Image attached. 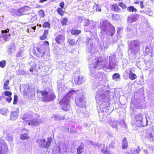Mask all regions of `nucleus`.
<instances>
[{"label":"nucleus","mask_w":154,"mask_h":154,"mask_svg":"<svg viewBox=\"0 0 154 154\" xmlns=\"http://www.w3.org/2000/svg\"><path fill=\"white\" fill-rule=\"evenodd\" d=\"M49 45V42L47 41H44L43 44H40L38 43L37 47L36 48L37 51H35V52H33V54L39 58L43 57L45 55V46H48Z\"/></svg>","instance_id":"1"},{"label":"nucleus","mask_w":154,"mask_h":154,"mask_svg":"<svg viewBox=\"0 0 154 154\" xmlns=\"http://www.w3.org/2000/svg\"><path fill=\"white\" fill-rule=\"evenodd\" d=\"M52 139L51 137L47 138V141L44 138L38 139L36 140L39 147L45 149H48L51 145Z\"/></svg>","instance_id":"2"},{"label":"nucleus","mask_w":154,"mask_h":154,"mask_svg":"<svg viewBox=\"0 0 154 154\" xmlns=\"http://www.w3.org/2000/svg\"><path fill=\"white\" fill-rule=\"evenodd\" d=\"M142 115L141 114H139L137 115L135 117V124L139 127H144L147 126L148 124V121L146 118L145 122L143 120Z\"/></svg>","instance_id":"3"},{"label":"nucleus","mask_w":154,"mask_h":154,"mask_svg":"<svg viewBox=\"0 0 154 154\" xmlns=\"http://www.w3.org/2000/svg\"><path fill=\"white\" fill-rule=\"evenodd\" d=\"M69 99L66 96L63 97L59 102L60 104L62 106L61 109L64 111H67L70 106Z\"/></svg>","instance_id":"4"},{"label":"nucleus","mask_w":154,"mask_h":154,"mask_svg":"<svg viewBox=\"0 0 154 154\" xmlns=\"http://www.w3.org/2000/svg\"><path fill=\"white\" fill-rule=\"evenodd\" d=\"M56 42L58 45L63 44L65 42V37L64 34H57L55 38Z\"/></svg>","instance_id":"5"},{"label":"nucleus","mask_w":154,"mask_h":154,"mask_svg":"<svg viewBox=\"0 0 154 154\" xmlns=\"http://www.w3.org/2000/svg\"><path fill=\"white\" fill-rule=\"evenodd\" d=\"M109 112L108 111H105L103 110L100 111L98 112V115L100 119L102 121H104L107 118V116L109 114Z\"/></svg>","instance_id":"6"},{"label":"nucleus","mask_w":154,"mask_h":154,"mask_svg":"<svg viewBox=\"0 0 154 154\" xmlns=\"http://www.w3.org/2000/svg\"><path fill=\"white\" fill-rule=\"evenodd\" d=\"M22 119L25 122H27V123L29 125L30 124L35 125L38 124V121L35 119L29 121L30 118L29 117V116L26 114H24L23 115V117L22 118Z\"/></svg>","instance_id":"7"},{"label":"nucleus","mask_w":154,"mask_h":154,"mask_svg":"<svg viewBox=\"0 0 154 154\" xmlns=\"http://www.w3.org/2000/svg\"><path fill=\"white\" fill-rule=\"evenodd\" d=\"M106 59H104L102 57H99L96 60V66L95 67L96 68L97 66L105 67L106 65Z\"/></svg>","instance_id":"8"},{"label":"nucleus","mask_w":154,"mask_h":154,"mask_svg":"<svg viewBox=\"0 0 154 154\" xmlns=\"http://www.w3.org/2000/svg\"><path fill=\"white\" fill-rule=\"evenodd\" d=\"M84 97V96L82 94H80L76 97L75 102L77 106L80 107L83 106Z\"/></svg>","instance_id":"9"},{"label":"nucleus","mask_w":154,"mask_h":154,"mask_svg":"<svg viewBox=\"0 0 154 154\" xmlns=\"http://www.w3.org/2000/svg\"><path fill=\"white\" fill-rule=\"evenodd\" d=\"M27 11L26 7H23L19 8L16 11L14 15L15 16H20L23 15Z\"/></svg>","instance_id":"10"},{"label":"nucleus","mask_w":154,"mask_h":154,"mask_svg":"<svg viewBox=\"0 0 154 154\" xmlns=\"http://www.w3.org/2000/svg\"><path fill=\"white\" fill-rule=\"evenodd\" d=\"M8 147L5 141L0 139V154H2V150L7 149Z\"/></svg>","instance_id":"11"},{"label":"nucleus","mask_w":154,"mask_h":154,"mask_svg":"<svg viewBox=\"0 0 154 154\" xmlns=\"http://www.w3.org/2000/svg\"><path fill=\"white\" fill-rule=\"evenodd\" d=\"M42 97V102H46V99L48 98V92L45 90L42 91H40Z\"/></svg>","instance_id":"12"},{"label":"nucleus","mask_w":154,"mask_h":154,"mask_svg":"<svg viewBox=\"0 0 154 154\" xmlns=\"http://www.w3.org/2000/svg\"><path fill=\"white\" fill-rule=\"evenodd\" d=\"M139 17V15L137 14L131 15L130 17H128V19L131 22H134L137 21Z\"/></svg>","instance_id":"13"},{"label":"nucleus","mask_w":154,"mask_h":154,"mask_svg":"<svg viewBox=\"0 0 154 154\" xmlns=\"http://www.w3.org/2000/svg\"><path fill=\"white\" fill-rule=\"evenodd\" d=\"M19 110H14L12 111L10 114V119L11 120H14L16 119L18 116Z\"/></svg>","instance_id":"14"},{"label":"nucleus","mask_w":154,"mask_h":154,"mask_svg":"<svg viewBox=\"0 0 154 154\" xmlns=\"http://www.w3.org/2000/svg\"><path fill=\"white\" fill-rule=\"evenodd\" d=\"M74 81L75 83L78 85L81 84L84 82L83 77L80 75L76 76L74 78Z\"/></svg>","instance_id":"15"},{"label":"nucleus","mask_w":154,"mask_h":154,"mask_svg":"<svg viewBox=\"0 0 154 154\" xmlns=\"http://www.w3.org/2000/svg\"><path fill=\"white\" fill-rule=\"evenodd\" d=\"M110 8L112 11L116 12H120L121 10V8L119 7L117 3H114L111 5Z\"/></svg>","instance_id":"16"},{"label":"nucleus","mask_w":154,"mask_h":154,"mask_svg":"<svg viewBox=\"0 0 154 154\" xmlns=\"http://www.w3.org/2000/svg\"><path fill=\"white\" fill-rule=\"evenodd\" d=\"M84 146V143L82 142L77 149V154H82L83 152Z\"/></svg>","instance_id":"17"},{"label":"nucleus","mask_w":154,"mask_h":154,"mask_svg":"<svg viewBox=\"0 0 154 154\" xmlns=\"http://www.w3.org/2000/svg\"><path fill=\"white\" fill-rule=\"evenodd\" d=\"M48 34V29H45L44 30L42 35L39 37V39L41 40H43L46 39L47 38Z\"/></svg>","instance_id":"18"},{"label":"nucleus","mask_w":154,"mask_h":154,"mask_svg":"<svg viewBox=\"0 0 154 154\" xmlns=\"http://www.w3.org/2000/svg\"><path fill=\"white\" fill-rule=\"evenodd\" d=\"M29 138V133H26L20 135V138L22 140H28Z\"/></svg>","instance_id":"19"},{"label":"nucleus","mask_w":154,"mask_h":154,"mask_svg":"<svg viewBox=\"0 0 154 154\" xmlns=\"http://www.w3.org/2000/svg\"><path fill=\"white\" fill-rule=\"evenodd\" d=\"M56 98V95L54 93H53L50 94L49 96H48V98L46 99V102H50L54 100Z\"/></svg>","instance_id":"20"},{"label":"nucleus","mask_w":154,"mask_h":154,"mask_svg":"<svg viewBox=\"0 0 154 154\" xmlns=\"http://www.w3.org/2000/svg\"><path fill=\"white\" fill-rule=\"evenodd\" d=\"M122 148L123 149H126L128 148V143L126 137H124L122 140Z\"/></svg>","instance_id":"21"},{"label":"nucleus","mask_w":154,"mask_h":154,"mask_svg":"<svg viewBox=\"0 0 154 154\" xmlns=\"http://www.w3.org/2000/svg\"><path fill=\"white\" fill-rule=\"evenodd\" d=\"M115 31L114 27L111 24L110 28L108 30V32L110 34L111 36H112L114 35L115 32Z\"/></svg>","instance_id":"22"},{"label":"nucleus","mask_w":154,"mask_h":154,"mask_svg":"<svg viewBox=\"0 0 154 154\" xmlns=\"http://www.w3.org/2000/svg\"><path fill=\"white\" fill-rule=\"evenodd\" d=\"M68 19L66 17L62 18L60 20V22L62 26H64L67 25Z\"/></svg>","instance_id":"23"},{"label":"nucleus","mask_w":154,"mask_h":154,"mask_svg":"<svg viewBox=\"0 0 154 154\" xmlns=\"http://www.w3.org/2000/svg\"><path fill=\"white\" fill-rule=\"evenodd\" d=\"M81 31L80 30H76L72 29L70 30V32L72 35H78L81 33Z\"/></svg>","instance_id":"24"},{"label":"nucleus","mask_w":154,"mask_h":154,"mask_svg":"<svg viewBox=\"0 0 154 154\" xmlns=\"http://www.w3.org/2000/svg\"><path fill=\"white\" fill-rule=\"evenodd\" d=\"M128 76L129 79L131 80H134L137 77L135 73H133L132 70L130 71Z\"/></svg>","instance_id":"25"},{"label":"nucleus","mask_w":154,"mask_h":154,"mask_svg":"<svg viewBox=\"0 0 154 154\" xmlns=\"http://www.w3.org/2000/svg\"><path fill=\"white\" fill-rule=\"evenodd\" d=\"M9 83V80H7L5 82L3 85V88L4 90H10V88L8 86Z\"/></svg>","instance_id":"26"},{"label":"nucleus","mask_w":154,"mask_h":154,"mask_svg":"<svg viewBox=\"0 0 154 154\" xmlns=\"http://www.w3.org/2000/svg\"><path fill=\"white\" fill-rule=\"evenodd\" d=\"M140 151V150L139 147L136 149L133 148H131V154H139Z\"/></svg>","instance_id":"27"},{"label":"nucleus","mask_w":154,"mask_h":154,"mask_svg":"<svg viewBox=\"0 0 154 154\" xmlns=\"http://www.w3.org/2000/svg\"><path fill=\"white\" fill-rule=\"evenodd\" d=\"M127 10L130 12H136L137 11V10L133 6H131L128 7L127 8Z\"/></svg>","instance_id":"28"},{"label":"nucleus","mask_w":154,"mask_h":154,"mask_svg":"<svg viewBox=\"0 0 154 154\" xmlns=\"http://www.w3.org/2000/svg\"><path fill=\"white\" fill-rule=\"evenodd\" d=\"M62 9V8H58L57 9V13L61 16H63L65 13L64 11Z\"/></svg>","instance_id":"29"},{"label":"nucleus","mask_w":154,"mask_h":154,"mask_svg":"<svg viewBox=\"0 0 154 154\" xmlns=\"http://www.w3.org/2000/svg\"><path fill=\"white\" fill-rule=\"evenodd\" d=\"M138 46V44L135 41H133L131 42V44L129 46V48L132 49L134 48V47H136Z\"/></svg>","instance_id":"30"},{"label":"nucleus","mask_w":154,"mask_h":154,"mask_svg":"<svg viewBox=\"0 0 154 154\" xmlns=\"http://www.w3.org/2000/svg\"><path fill=\"white\" fill-rule=\"evenodd\" d=\"M8 110L6 109H0V113L3 115H6L8 114Z\"/></svg>","instance_id":"31"},{"label":"nucleus","mask_w":154,"mask_h":154,"mask_svg":"<svg viewBox=\"0 0 154 154\" xmlns=\"http://www.w3.org/2000/svg\"><path fill=\"white\" fill-rule=\"evenodd\" d=\"M42 26L44 28H49L50 27L51 25L49 22H45L43 23Z\"/></svg>","instance_id":"32"},{"label":"nucleus","mask_w":154,"mask_h":154,"mask_svg":"<svg viewBox=\"0 0 154 154\" xmlns=\"http://www.w3.org/2000/svg\"><path fill=\"white\" fill-rule=\"evenodd\" d=\"M153 51V48L152 47H150V50L148 48H146L145 49V53L147 54H148L149 53L152 55V52Z\"/></svg>","instance_id":"33"},{"label":"nucleus","mask_w":154,"mask_h":154,"mask_svg":"<svg viewBox=\"0 0 154 154\" xmlns=\"http://www.w3.org/2000/svg\"><path fill=\"white\" fill-rule=\"evenodd\" d=\"M76 93V91L74 90H71L68 92L66 96L67 97V96L70 97H71L72 95H73Z\"/></svg>","instance_id":"34"},{"label":"nucleus","mask_w":154,"mask_h":154,"mask_svg":"<svg viewBox=\"0 0 154 154\" xmlns=\"http://www.w3.org/2000/svg\"><path fill=\"white\" fill-rule=\"evenodd\" d=\"M54 118L56 120L60 121L64 120L65 119L64 116H60L58 115H55Z\"/></svg>","instance_id":"35"},{"label":"nucleus","mask_w":154,"mask_h":154,"mask_svg":"<svg viewBox=\"0 0 154 154\" xmlns=\"http://www.w3.org/2000/svg\"><path fill=\"white\" fill-rule=\"evenodd\" d=\"M119 17V16L118 14H113L112 15V19L113 20H116L118 19Z\"/></svg>","instance_id":"36"},{"label":"nucleus","mask_w":154,"mask_h":154,"mask_svg":"<svg viewBox=\"0 0 154 154\" xmlns=\"http://www.w3.org/2000/svg\"><path fill=\"white\" fill-rule=\"evenodd\" d=\"M112 79L115 80H116L117 79H119L120 75L118 73H115L112 75Z\"/></svg>","instance_id":"37"},{"label":"nucleus","mask_w":154,"mask_h":154,"mask_svg":"<svg viewBox=\"0 0 154 154\" xmlns=\"http://www.w3.org/2000/svg\"><path fill=\"white\" fill-rule=\"evenodd\" d=\"M109 124L113 128H116L117 127V125L115 121H111L109 122Z\"/></svg>","instance_id":"38"},{"label":"nucleus","mask_w":154,"mask_h":154,"mask_svg":"<svg viewBox=\"0 0 154 154\" xmlns=\"http://www.w3.org/2000/svg\"><path fill=\"white\" fill-rule=\"evenodd\" d=\"M3 93L4 94L5 96L8 97H11L12 95V92L9 91H4Z\"/></svg>","instance_id":"39"},{"label":"nucleus","mask_w":154,"mask_h":154,"mask_svg":"<svg viewBox=\"0 0 154 154\" xmlns=\"http://www.w3.org/2000/svg\"><path fill=\"white\" fill-rule=\"evenodd\" d=\"M6 65V62L5 60H3L0 62V67L2 68H4Z\"/></svg>","instance_id":"40"},{"label":"nucleus","mask_w":154,"mask_h":154,"mask_svg":"<svg viewBox=\"0 0 154 154\" xmlns=\"http://www.w3.org/2000/svg\"><path fill=\"white\" fill-rule=\"evenodd\" d=\"M118 5L120 6L122 8L124 9L127 8L126 6L122 2H119L118 3Z\"/></svg>","instance_id":"41"},{"label":"nucleus","mask_w":154,"mask_h":154,"mask_svg":"<svg viewBox=\"0 0 154 154\" xmlns=\"http://www.w3.org/2000/svg\"><path fill=\"white\" fill-rule=\"evenodd\" d=\"M18 97L17 95H15L14 96L13 104H16L18 101Z\"/></svg>","instance_id":"42"},{"label":"nucleus","mask_w":154,"mask_h":154,"mask_svg":"<svg viewBox=\"0 0 154 154\" xmlns=\"http://www.w3.org/2000/svg\"><path fill=\"white\" fill-rule=\"evenodd\" d=\"M68 42L71 45H73L75 44V40L74 39H70L68 40Z\"/></svg>","instance_id":"43"},{"label":"nucleus","mask_w":154,"mask_h":154,"mask_svg":"<svg viewBox=\"0 0 154 154\" xmlns=\"http://www.w3.org/2000/svg\"><path fill=\"white\" fill-rule=\"evenodd\" d=\"M145 137L146 138L149 139L150 138L152 137L153 136L151 133H146L145 136Z\"/></svg>","instance_id":"44"},{"label":"nucleus","mask_w":154,"mask_h":154,"mask_svg":"<svg viewBox=\"0 0 154 154\" xmlns=\"http://www.w3.org/2000/svg\"><path fill=\"white\" fill-rule=\"evenodd\" d=\"M90 23V21L87 19L84 20V26H88Z\"/></svg>","instance_id":"45"},{"label":"nucleus","mask_w":154,"mask_h":154,"mask_svg":"<svg viewBox=\"0 0 154 154\" xmlns=\"http://www.w3.org/2000/svg\"><path fill=\"white\" fill-rule=\"evenodd\" d=\"M96 11L97 12H100L101 9L99 5L98 4H96L95 5Z\"/></svg>","instance_id":"46"},{"label":"nucleus","mask_w":154,"mask_h":154,"mask_svg":"<svg viewBox=\"0 0 154 154\" xmlns=\"http://www.w3.org/2000/svg\"><path fill=\"white\" fill-rule=\"evenodd\" d=\"M39 13L41 17H44L45 15V14L44 12V11L43 10L41 9L39 10Z\"/></svg>","instance_id":"47"},{"label":"nucleus","mask_w":154,"mask_h":154,"mask_svg":"<svg viewBox=\"0 0 154 154\" xmlns=\"http://www.w3.org/2000/svg\"><path fill=\"white\" fill-rule=\"evenodd\" d=\"M101 152L103 153V154H110V151L105 150L104 149H102Z\"/></svg>","instance_id":"48"},{"label":"nucleus","mask_w":154,"mask_h":154,"mask_svg":"<svg viewBox=\"0 0 154 154\" xmlns=\"http://www.w3.org/2000/svg\"><path fill=\"white\" fill-rule=\"evenodd\" d=\"M16 57H22V53L21 51H18Z\"/></svg>","instance_id":"49"},{"label":"nucleus","mask_w":154,"mask_h":154,"mask_svg":"<svg viewBox=\"0 0 154 154\" xmlns=\"http://www.w3.org/2000/svg\"><path fill=\"white\" fill-rule=\"evenodd\" d=\"M59 6L61 8H63L64 7V3L63 2H61L59 4Z\"/></svg>","instance_id":"50"},{"label":"nucleus","mask_w":154,"mask_h":154,"mask_svg":"<svg viewBox=\"0 0 154 154\" xmlns=\"http://www.w3.org/2000/svg\"><path fill=\"white\" fill-rule=\"evenodd\" d=\"M140 7L142 9L144 8H145V6L143 4V2L141 1L140 2Z\"/></svg>","instance_id":"51"},{"label":"nucleus","mask_w":154,"mask_h":154,"mask_svg":"<svg viewBox=\"0 0 154 154\" xmlns=\"http://www.w3.org/2000/svg\"><path fill=\"white\" fill-rule=\"evenodd\" d=\"M9 97L8 98H6V100L8 103H10L12 100V98L11 97Z\"/></svg>","instance_id":"52"},{"label":"nucleus","mask_w":154,"mask_h":154,"mask_svg":"<svg viewBox=\"0 0 154 154\" xmlns=\"http://www.w3.org/2000/svg\"><path fill=\"white\" fill-rule=\"evenodd\" d=\"M3 39L4 40L6 41L8 38V36L7 35H3Z\"/></svg>","instance_id":"53"},{"label":"nucleus","mask_w":154,"mask_h":154,"mask_svg":"<svg viewBox=\"0 0 154 154\" xmlns=\"http://www.w3.org/2000/svg\"><path fill=\"white\" fill-rule=\"evenodd\" d=\"M9 29H7L5 30H2V33H7L8 32H9Z\"/></svg>","instance_id":"54"},{"label":"nucleus","mask_w":154,"mask_h":154,"mask_svg":"<svg viewBox=\"0 0 154 154\" xmlns=\"http://www.w3.org/2000/svg\"><path fill=\"white\" fill-rule=\"evenodd\" d=\"M34 70V67H31L29 69V71L31 72H33Z\"/></svg>","instance_id":"55"},{"label":"nucleus","mask_w":154,"mask_h":154,"mask_svg":"<svg viewBox=\"0 0 154 154\" xmlns=\"http://www.w3.org/2000/svg\"><path fill=\"white\" fill-rule=\"evenodd\" d=\"M104 103H107L106 105H107V106H104L103 107L104 108L106 109V108L108 107V105H109V103L108 102H104Z\"/></svg>","instance_id":"56"},{"label":"nucleus","mask_w":154,"mask_h":154,"mask_svg":"<svg viewBox=\"0 0 154 154\" xmlns=\"http://www.w3.org/2000/svg\"><path fill=\"white\" fill-rule=\"evenodd\" d=\"M47 0H40L39 1V2L42 3L43 2L46 1Z\"/></svg>","instance_id":"57"},{"label":"nucleus","mask_w":154,"mask_h":154,"mask_svg":"<svg viewBox=\"0 0 154 154\" xmlns=\"http://www.w3.org/2000/svg\"><path fill=\"white\" fill-rule=\"evenodd\" d=\"M134 4H138L139 3V2H138V1L134 2Z\"/></svg>","instance_id":"58"},{"label":"nucleus","mask_w":154,"mask_h":154,"mask_svg":"<svg viewBox=\"0 0 154 154\" xmlns=\"http://www.w3.org/2000/svg\"><path fill=\"white\" fill-rule=\"evenodd\" d=\"M144 151H145V153H148V151L146 149L145 150H144Z\"/></svg>","instance_id":"59"},{"label":"nucleus","mask_w":154,"mask_h":154,"mask_svg":"<svg viewBox=\"0 0 154 154\" xmlns=\"http://www.w3.org/2000/svg\"><path fill=\"white\" fill-rule=\"evenodd\" d=\"M36 27L35 26H34V27L33 28V30H35V29H36Z\"/></svg>","instance_id":"60"},{"label":"nucleus","mask_w":154,"mask_h":154,"mask_svg":"<svg viewBox=\"0 0 154 154\" xmlns=\"http://www.w3.org/2000/svg\"><path fill=\"white\" fill-rule=\"evenodd\" d=\"M1 100V96H0V101Z\"/></svg>","instance_id":"61"},{"label":"nucleus","mask_w":154,"mask_h":154,"mask_svg":"<svg viewBox=\"0 0 154 154\" xmlns=\"http://www.w3.org/2000/svg\"><path fill=\"white\" fill-rule=\"evenodd\" d=\"M81 0H77V1H78V2H79V1H81Z\"/></svg>","instance_id":"62"}]
</instances>
